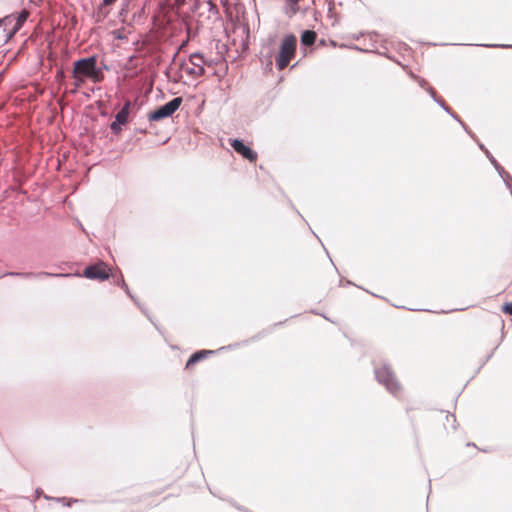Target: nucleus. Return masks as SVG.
Listing matches in <instances>:
<instances>
[{
	"label": "nucleus",
	"instance_id": "obj_5",
	"mask_svg": "<svg viewBox=\"0 0 512 512\" xmlns=\"http://www.w3.org/2000/svg\"><path fill=\"white\" fill-rule=\"evenodd\" d=\"M83 276L88 279L104 281L110 277V268L104 262H98L87 266L83 271Z\"/></svg>",
	"mask_w": 512,
	"mask_h": 512
},
{
	"label": "nucleus",
	"instance_id": "obj_2",
	"mask_svg": "<svg viewBox=\"0 0 512 512\" xmlns=\"http://www.w3.org/2000/svg\"><path fill=\"white\" fill-rule=\"evenodd\" d=\"M297 39L293 34H289L281 41L278 55L275 62L278 70L285 69L296 55Z\"/></svg>",
	"mask_w": 512,
	"mask_h": 512
},
{
	"label": "nucleus",
	"instance_id": "obj_4",
	"mask_svg": "<svg viewBox=\"0 0 512 512\" xmlns=\"http://www.w3.org/2000/svg\"><path fill=\"white\" fill-rule=\"evenodd\" d=\"M181 104H182V98L176 97V98L172 99L171 101H169L168 103H166L165 105H163V106L157 108L156 110H154L153 112H151L149 114V119L152 121H159L164 118H167V117L171 116L175 111H177Z\"/></svg>",
	"mask_w": 512,
	"mask_h": 512
},
{
	"label": "nucleus",
	"instance_id": "obj_1",
	"mask_svg": "<svg viewBox=\"0 0 512 512\" xmlns=\"http://www.w3.org/2000/svg\"><path fill=\"white\" fill-rule=\"evenodd\" d=\"M72 74L82 75L93 83H100L104 80V73L97 67V58L95 56L75 61L73 63Z\"/></svg>",
	"mask_w": 512,
	"mask_h": 512
},
{
	"label": "nucleus",
	"instance_id": "obj_10",
	"mask_svg": "<svg viewBox=\"0 0 512 512\" xmlns=\"http://www.w3.org/2000/svg\"><path fill=\"white\" fill-rule=\"evenodd\" d=\"M316 33L312 30H306L301 35V42L306 46L313 45L316 40Z\"/></svg>",
	"mask_w": 512,
	"mask_h": 512
},
{
	"label": "nucleus",
	"instance_id": "obj_3",
	"mask_svg": "<svg viewBox=\"0 0 512 512\" xmlns=\"http://www.w3.org/2000/svg\"><path fill=\"white\" fill-rule=\"evenodd\" d=\"M376 377L393 395H398L401 392V385L388 366L378 367L376 369Z\"/></svg>",
	"mask_w": 512,
	"mask_h": 512
},
{
	"label": "nucleus",
	"instance_id": "obj_9",
	"mask_svg": "<svg viewBox=\"0 0 512 512\" xmlns=\"http://www.w3.org/2000/svg\"><path fill=\"white\" fill-rule=\"evenodd\" d=\"M131 102L127 101L122 109L116 114L115 120L120 124H126L128 122L129 111H130Z\"/></svg>",
	"mask_w": 512,
	"mask_h": 512
},
{
	"label": "nucleus",
	"instance_id": "obj_13",
	"mask_svg": "<svg viewBox=\"0 0 512 512\" xmlns=\"http://www.w3.org/2000/svg\"><path fill=\"white\" fill-rule=\"evenodd\" d=\"M502 311L506 314L512 315V303H506L503 305Z\"/></svg>",
	"mask_w": 512,
	"mask_h": 512
},
{
	"label": "nucleus",
	"instance_id": "obj_6",
	"mask_svg": "<svg viewBox=\"0 0 512 512\" xmlns=\"http://www.w3.org/2000/svg\"><path fill=\"white\" fill-rule=\"evenodd\" d=\"M230 145L238 154H240L243 158L249 160L251 163H255L257 161V153L253 151L250 147L246 146L241 140H230Z\"/></svg>",
	"mask_w": 512,
	"mask_h": 512
},
{
	"label": "nucleus",
	"instance_id": "obj_12",
	"mask_svg": "<svg viewBox=\"0 0 512 512\" xmlns=\"http://www.w3.org/2000/svg\"><path fill=\"white\" fill-rule=\"evenodd\" d=\"M72 77L74 79L75 89L81 88L83 86V84L85 83V81L87 80L85 77H83L82 75H78V74H72Z\"/></svg>",
	"mask_w": 512,
	"mask_h": 512
},
{
	"label": "nucleus",
	"instance_id": "obj_14",
	"mask_svg": "<svg viewBox=\"0 0 512 512\" xmlns=\"http://www.w3.org/2000/svg\"><path fill=\"white\" fill-rule=\"evenodd\" d=\"M120 123H118L116 120L114 122H112L111 124V130L114 131V132H117L120 130Z\"/></svg>",
	"mask_w": 512,
	"mask_h": 512
},
{
	"label": "nucleus",
	"instance_id": "obj_8",
	"mask_svg": "<svg viewBox=\"0 0 512 512\" xmlns=\"http://www.w3.org/2000/svg\"><path fill=\"white\" fill-rule=\"evenodd\" d=\"M212 354H213L212 350H200V351L195 352L194 354H192L190 356V358L186 362L185 369H187V370L192 369L196 363L206 359L208 356H210Z\"/></svg>",
	"mask_w": 512,
	"mask_h": 512
},
{
	"label": "nucleus",
	"instance_id": "obj_15",
	"mask_svg": "<svg viewBox=\"0 0 512 512\" xmlns=\"http://www.w3.org/2000/svg\"><path fill=\"white\" fill-rule=\"evenodd\" d=\"M116 0H103L104 4L105 5H111L115 2Z\"/></svg>",
	"mask_w": 512,
	"mask_h": 512
},
{
	"label": "nucleus",
	"instance_id": "obj_11",
	"mask_svg": "<svg viewBox=\"0 0 512 512\" xmlns=\"http://www.w3.org/2000/svg\"><path fill=\"white\" fill-rule=\"evenodd\" d=\"M29 16V12L27 10H22L18 16L16 17V23L13 27V32H17L21 27L22 25L24 24V22L27 20Z\"/></svg>",
	"mask_w": 512,
	"mask_h": 512
},
{
	"label": "nucleus",
	"instance_id": "obj_7",
	"mask_svg": "<svg viewBox=\"0 0 512 512\" xmlns=\"http://www.w3.org/2000/svg\"><path fill=\"white\" fill-rule=\"evenodd\" d=\"M189 61L192 66L186 68L187 73L194 77L203 76L205 73V69H204L205 61H204L203 56L201 54H197V53L192 54L190 56Z\"/></svg>",
	"mask_w": 512,
	"mask_h": 512
}]
</instances>
